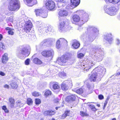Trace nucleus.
<instances>
[{"label": "nucleus", "instance_id": "obj_1", "mask_svg": "<svg viewBox=\"0 0 120 120\" xmlns=\"http://www.w3.org/2000/svg\"><path fill=\"white\" fill-rule=\"evenodd\" d=\"M104 55L105 53L103 51H100L94 58V61L93 60H90L85 63H82L81 65L82 69L85 72L87 71L91 68V66H93L94 64L96 61H100L102 60Z\"/></svg>", "mask_w": 120, "mask_h": 120}, {"label": "nucleus", "instance_id": "obj_2", "mask_svg": "<svg viewBox=\"0 0 120 120\" xmlns=\"http://www.w3.org/2000/svg\"><path fill=\"white\" fill-rule=\"evenodd\" d=\"M19 3L18 0H10L8 7L9 10L13 11L18 9L19 8Z\"/></svg>", "mask_w": 120, "mask_h": 120}, {"label": "nucleus", "instance_id": "obj_3", "mask_svg": "<svg viewBox=\"0 0 120 120\" xmlns=\"http://www.w3.org/2000/svg\"><path fill=\"white\" fill-rule=\"evenodd\" d=\"M104 10L107 13L110 15H114L118 10L117 7H113L109 8L108 6H105L104 8Z\"/></svg>", "mask_w": 120, "mask_h": 120}, {"label": "nucleus", "instance_id": "obj_4", "mask_svg": "<svg viewBox=\"0 0 120 120\" xmlns=\"http://www.w3.org/2000/svg\"><path fill=\"white\" fill-rule=\"evenodd\" d=\"M29 55L28 49L26 47H24L21 49L17 55L19 58L23 59Z\"/></svg>", "mask_w": 120, "mask_h": 120}, {"label": "nucleus", "instance_id": "obj_5", "mask_svg": "<svg viewBox=\"0 0 120 120\" xmlns=\"http://www.w3.org/2000/svg\"><path fill=\"white\" fill-rule=\"evenodd\" d=\"M45 5L49 10H53L55 7V4L53 1L52 0L47 1L45 3Z\"/></svg>", "mask_w": 120, "mask_h": 120}, {"label": "nucleus", "instance_id": "obj_6", "mask_svg": "<svg viewBox=\"0 0 120 120\" xmlns=\"http://www.w3.org/2000/svg\"><path fill=\"white\" fill-rule=\"evenodd\" d=\"M65 23L64 22L60 23L59 29V30L61 32H66L70 28V27L69 25H65Z\"/></svg>", "mask_w": 120, "mask_h": 120}, {"label": "nucleus", "instance_id": "obj_7", "mask_svg": "<svg viewBox=\"0 0 120 120\" xmlns=\"http://www.w3.org/2000/svg\"><path fill=\"white\" fill-rule=\"evenodd\" d=\"M67 58L64 56H62L60 58H58L56 61V62L59 64L61 65H63L64 64L67 62Z\"/></svg>", "mask_w": 120, "mask_h": 120}, {"label": "nucleus", "instance_id": "obj_8", "mask_svg": "<svg viewBox=\"0 0 120 120\" xmlns=\"http://www.w3.org/2000/svg\"><path fill=\"white\" fill-rule=\"evenodd\" d=\"M94 70L97 71L98 73L102 76L104 75L106 71V69L104 67L100 66L95 68Z\"/></svg>", "mask_w": 120, "mask_h": 120}, {"label": "nucleus", "instance_id": "obj_9", "mask_svg": "<svg viewBox=\"0 0 120 120\" xmlns=\"http://www.w3.org/2000/svg\"><path fill=\"white\" fill-rule=\"evenodd\" d=\"M41 54L44 56L48 57L52 56L54 54V52L51 49L43 51L41 52Z\"/></svg>", "mask_w": 120, "mask_h": 120}, {"label": "nucleus", "instance_id": "obj_10", "mask_svg": "<svg viewBox=\"0 0 120 120\" xmlns=\"http://www.w3.org/2000/svg\"><path fill=\"white\" fill-rule=\"evenodd\" d=\"M43 11L41 9H37L35 10L36 15L37 16H40L43 18H45L47 16V14L46 12H43V14L44 15H43L42 12Z\"/></svg>", "mask_w": 120, "mask_h": 120}, {"label": "nucleus", "instance_id": "obj_11", "mask_svg": "<svg viewBox=\"0 0 120 120\" xmlns=\"http://www.w3.org/2000/svg\"><path fill=\"white\" fill-rule=\"evenodd\" d=\"M80 0H71L70 8L72 9L77 6L79 4Z\"/></svg>", "mask_w": 120, "mask_h": 120}, {"label": "nucleus", "instance_id": "obj_12", "mask_svg": "<svg viewBox=\"0 0 120 120\" xmlns=\"http://www.w3.org/2000/svg\"><path fill=\"white\" fill-rule=\"evenodd\" d=\"M50 85H52V88L54 90V91H56V92H59L60 90V86L57 83H54L52 82H50Z\"/></svg>", "mask_w": 120, "mask_h": 120}, {"label": "nucleus", "instance_id": "obj_13", "mask_svg": "<svg viewBox=\"0 0 120 120\" xmlns=\"http://www.w3.org/2000/svg\"><path fill=\"white\" fill-rule=\"evenodd\" d=\"M32 23L30 22H27L24 28L25 31L26 32H29L32 28Z\"/></svg>", "mask_w": 120, "mask_h": 120}, {"label": "nucleus", "instance_id": "obj_14", "mask_svg": "<svg viewBox=\"0 0 120 120\" xmlns=\"http://www.w3.org/2000/svg\"><path fill=\"white\" fill-rule=\"evenodd\" d=\"M55 41V40L54 39L50 38L44 40L42 42L43 44H44V43H47L51 45L54 43Z\"/></svg>", "mask_w": 120, "mask_h": 120}, {"label": "nucleus", "instance_id": "obj_15", "mask_svg": "<svg viewBox=\"0 0 120 120\" xmlns=\"http://www.w3.org/2000/svg\"><path fill=\"white\" fill-rule=\"evenodd\" d=\"M68 13L65 10H62L59 12L58 14L59 16L61 17L66 16L68 15Z\"/></svg>", "mask_w": 120, "mask_h": 120}, {"label": "nucleus", "instance_id": "obj_16", "mask_svg": "<svg viewBox=\"0 0 120 120\" xmlns=\"http://www.w3.org/2000/svg\"><path fill=\"white\" fill-rule=\"evenodd\" d=\"M27 5L29 6H32L37 3L36 0H26Z\"/></svg>", "mask_w": 120, "mask_h": 120}, {"label": "nucleus", "instance_id": "obj_17", "mask_svg": "<svg viewBox=\"0 0 120 120\" xmlns=\"http://www.w3.org/2000/svg\"><path fill=\"white\" fill-rule=\"evenodd\" d=\"M8 54L5 53L3 56L2 58V62L3 64H6L8 61Z\"/></svg>", "mask_w": 120, "mask_h": 120}, {"label": "nucleus", "instance_id": "obj_18", "mask_svg": "<svg viewBox=\"0 0 120 120\" xmlns=\"http://www.w3.org/2000/svg\"><path fill=\"white\" fill-rule=\"evenodd\" d=\"M94 70L92 71L93 74L91 75L90 78V80L91 81H95L97 77V73L96 72H94Z\"/></svg>", "mask_w": 120, "mask_h": 120}, {"label": "nucleus", "instance_id": "obj_19", "mask_svg": "<svg viewBox=\"0 0 120 120\" xmlns=\"http://www.w3.org/2000/svg\"><path fill=\"white\" fill-rule=\"evenodd\" d=\"M104 38L107 41H108L109 43H111L112 40L111 34H109L105 36Z\"/></svg>", "mask_w": 120, "mask_h": 120}, {"label": "nucleus", "instance_id": "obj_20", "mask_svg": "<svg viewBox=\"0 0 120 120\" xmlns=\"http://www.w3.org/2000/svg\"><path fill=\"white\" fill-rule=\"evenodd\" d=\"M76 98L75 94L71 95L68 96L66 98V100L67 101H74Z\"/></svg>", "mask_w": 120, "mask_h": 120}, {"label": "nucleus", "instance_id": "obj_21", "mask_svg": "<svg viewBox=\"0 0 120 120\" xmlns=\"http://www.w3.org/2000/svg\"><path fill=\"white\" fill-rule=\"evenodd\" d=\"M55 113L54 111L52 110L46 111L44 112V114L45 116H52Z\"/></svg>", "mask_w": 120, "mask_h": 120}, {"label": "nucleus", "instance_id": "obj_22", "mask_svg": "<svg viewBox=\"0 0 120 120\" xmlns=\"http://www.w3.org/2000/svg\"><path fill=\"white\" fill-rule=\"evenodd\" d=\"M82 17L83 18V20L82 21H83V23H82L83 24L85 22L87 21L86 19H87L88 18V14L84 12L82 14Z\"/></svg>", "mask_w": 120, "mask_h": 120}, {"label": "nucleus", "instance_id": "obj_23", "mask_svg": "<svg viewBox=\"0 0 120 120\" xmlns=\"http://www.w3.org/2000/svg\"><path fill=\"white\" fill-rule=\"evenodd\" d=\"M80 45L78 41H75L73 43L72 46L74 48L77 49L79 47Z\"/></svg>", "mask_w": 120, "mask_h": 120}, {"label": "nucleus", "instance_id": "obj_24", "mask_svg": "<svg viewBox=\"0 0 120 120\" xmlns=\"http://www.w3.org/2000/svg\"><path fill=\"white\" fill-rule=\"evenodd\" d=\"M33 62L34 64L38 65H41L42 63L41 60L37 58H34L33 60Z\"/></svg>", "mask_w": 120, "mask_h": 120}, {"label": "nucleus", "instance_id": "obj_25", "mask_svg": "<svg viewBox=\"0 0 120 120\" xmlns=\"http://www.w3.org/2000/svg\"><path fill=\"white\" fill-rule=\"evenodd\" d=\"M72 19L75 22H78L80 21V18L78 15H75L73 16Z\"/></svg>", "mask_w": 120, "mask_h": 120}, {"label": "nucleus", "instance_id": "obj_26", "mask_svg": "<svg viewBox=\"0 0 120 120\" xmlns=\"http://www.w3.org/2000/svg\"><path fill=\"white\" fill-rule=\"evenodd\" d=\"M70 111H65L64 113L61 116V119H64L67 116H69Z\"/></svg>", "mask_w": 120, "mask_h": 120}, {"label": "nucleus", "instance_id": "obj_27", "mask_svg": "<svg viewBox=\"0 0 120 120\" xmlns=\"http://www.w3.org/2000/svg\"><path fill=\"white\" fill-rule=\"evenodd\" d=\"M10 102V105L11 108H13L14 107L15 101L14 99L12 98H10L9 99Z\"/></svg>", "mask_w": 120, "mask_h": 120}, {"label": "nucleus", "instance_id": "obj_28", "mask_svg": "<svg viewBox=\"0 0 120 120\" xmlns=\"http://www.w3.org/2000/svg\"><path fill=\"white\" fill-rule=\"evenodd\" d=\"M89 28L91 30H92L93 31H94L96 34V35H98V31L96 28L92 26H90Z\"/></svg>", "mask_w": 120, "mask_h": 120}, {"label": "nucleus", "instance_id": "obj_29", "mask_svg": "<svg viewBox=\"0 0 120 120\" xmlns=\"http://www.w3.org/2000/svg\"><path fill=\"white\" fill-rule=\"evenodd\" d=\"M62 89L63 90H66L68 89V86L64 82H63L61 84Z\"/></svg>", "mask_w": 120, "mask_h": 120}, {"label": "nucleus", "instance_id": "obj_30", "mask_svg": "<svg viewBox=\"0 0 120 120\" xmlns=\"http://www.w3.org/2000/svg\"><path fill=\"white\" fill-rule=\"evenodd\" d=\"M73 90L79 94H82L83 92V90L82 89H80L78 90L75 89H73Z\"/></svg>", "mask_w": 120, "mask_h": 120}, {"label": "nucleus", "instance_id": "obj_31", "mask_svg": "<svg viewBox=\"0 0 120 120\" xmlns=\"http://www.w3.org/2000/svg\"><path fill=\"white\" fill-rule=\"evenodd\" d=\"M106 2H109L110 3H117L120 1V0H105Z\"/></svg>", "mask_w": 120, "mask_h": 120}, {"label": "nucleus", "instance_id": "obj_32", "mask_svg": "<svg viewBox=\"0 0 120 120\" xmlns=\"http://www.w3.org/2000/svg\"><path fill=\"white\" fill-rule=\"evenodd\" d=\"M59 39L61 44H66L67 43V42L66 40L63 38H60Z\"/></svg>", "mask_w": 120, "mask_h": 120}, {"label": "nucleus", "instance_id": "obj_33", "mask_svg": "<svg viewBox=\"0 0 120 120\" xmlns=\"http://www.w3.org/2000/svg\"><path fill=\"white\" fill-rule=\"evenodd\" d=\"M61 44L59 39L57 41L56 43V45L57 48L58 49L60 48L61 46Z\"/></svg>", "mask_w": 120, "mask_h": 120}, {"label": "nucleus", "instance_id": "obj_34", "mask_svg": "<svg viewBox=\"0 0 120 120\" xmlns=\"http://www.w3.org/2000/svg\"><path fill=\"white\" fill-rule=\"evenodd\" d=\"M88 106L92 110L94 111H96V109L94 105L90 104L88 105Z\"/></svg>", "mask_w": 120, "mask_h": 120}, {"label": "nucleus", "instance_id": "obj_35", "mask_svg": "<svg viewBox=\"0 0 120 120\" xmlns=\"http://www.w3.org/2000/svg\"><path fill=\"white\" fill-rule=\"evenodd\" d=\"M16 104L18 106L21 107L24 104L22 103L21 102L19 101H18L16 103Z\"/></svg>", "mask_w": 120, "mask_h": 120}, {"label": "nucleus", "instance_id": "obj_36", "mask_svg": "<svg viewBox=\"0 0 120 120\" xmlns=\"http://www.w3.org/2000/svg\"><path fill=\"white\" fill-rule=\"evenodd\" d=\"M27 102L28 105H31L33 103V101L30 98H28L27 99Z\"/></svg>", "mask_w": 120, "mask_h": 120}, {"label": "nucleus", "instance_id": "obj_37", "mask_svg": "<svg viewBox=\"0 0 120 120\" xmlns=\"http://www.w3.org/2000/svg\"><path fill=\"white\" fill-rule=\"evenodd\" d=\"M32 95L35 97L38 96H39L40 94L38 92L34 91L32 93Z\"/></svg>", "mask_w": 120, "mask_h": 120}, {"label": "nucleus", "instance_id": "obj_38", "mask_svg": "<svg viewBox=\"0 0 120 120\" xmlns=\"http://www.w3.org/2000/svg\"><path fill=\"white\" fill-rule=\"evenodd\" d=\"M11 85L13 88H16L17 87V85L15 82H12L11 84Z\"/></svg>", "mask_w": 120, "mask_h": 120}, {"label": "nucleus", "instance_id": "obj_39", "mask_svg": "<svg viewBox=\"0 0 120 120\" xmlns=\"http://www.w3.org/2000/svg\"><path fill=\"white\" fill-rule=\"evenodd\" d=\"M51 94V91L49 90H47L45 92V95L46 96H47L48 95H50Z\"/></svg>", "mask_w": 120, "mask_h": 120}, {"label": "nucleus", "instance_id": "obj_40", "mask_svg": "<svg viewBox=\"0 0 120 120\" xmlns=\"http://www.w3.org/2000/svg\"><path fill=\"white\" fill-rule=\"evenodd\" d=\"M84 56V54L81 53L77 54L78 57L80 59L83 57Z\"/></svg>", "mask_w": 120, "mask_h": 120}, {"label": "nucleus", "instance_id": "obj_41", "mask_svg": "<svg viewBox=\"0 0 120 120\" xmlns=\"http://www.w3.org/2000/svg\"><path fill=\"white\" fill-rule=\"evenodd\" d=\"M59 75L60 77H62L66 76V74L64 72H61L59 73Z\"/></svg>", "mask_w": 120, "mask_h": 120}, {"label": "nucleus", "instance_id": "obj_42", "mask_svg": "<svg viewBox=\"0 0 120 120\" xmlns=\"http://www.w3.org/2000/svg\"><path fill=\"white\" fill-rule=\"evenodd\" d=\"M2 109L6 113H8V110L7 109L5 106H4L2 107Z\"/></svg>", "mask_w": 120, "mask_h": 120}, {"label": "nucleus", "instance_id": "obj_43", "mask_svg": "<svg viewBox=\"0 0 120 120\" xmlns=\"http://www.w3.org/2000/svg\"><path fill=\"white\" fill-rule=\"evenodd\" d=\"M41 102L40 100L38 99H35V104L36 105L39 104Z\"/></svg>", "mask_w": 120, "mask_h": 120}, {"label": "nucleus", "instance_id": "obj_44", "mask_svg": "<svg viewBox=\"0 0 120 120\" xmlns=\"http://www.w3.org/2000/svg\"><path fill=\"white\" fill-rule=\"evenodd\" d=\"M80 115L82 116H87V114L82 111H81L80 112Z\"/></svg>", "mask_w": 120, "mask_h": 120}, {"label": "nucleus", "instance_id": "obj_45", "mask_svg": "<svg viewBox=\"0 0 120 120\" xmlns=\"http://www.w3.org/2000/svg\"><path fill=\"white\" fill-rule=\"evenodd\" d=\"M30 59H27L25 62V64L26 65H28L30 63Z\"/></svg>", "mask_w": 120, "mask_h": 120}, {"label": "nucleus", "instance_id": "obj_46", "mask_svg": "<svg viewBox=\"0 0 120 120\" xmlns=\"http://www.w3.org/2000/svg\"><path fill=\"white\" fill-rule=\"evenodd\" d=\"M4 48V44L2 42H0V50L3 49Z\"/></svg>", "mask_w": 120, "mask_h": 120}, {"label": "nucleus", "instance_id": "obj_47", "mask_svg": "<svg viewBox=\"0 0 120 120\" xmlns=\"http://www.w3.org/2000/svg\"><path fill=\"white\" fill-rule=\"evenodd\" d=\"M8 33L10 35H13L14 34V32L13 31L11 30H9L8 31Z\"/></svg>", "mask_w": 120, "mask_h": 120}, {"label": "nucleus", "instance_id": "obj_48", "mask_svg": "<svg viewBox=\"0 0 120 120\" xmlns=\"http://www.w3.org/2000/svg\"><path fill=\"white\" fill-rule=\"evenodd\" d=\"M52 31V28L50 27H49L47 29V30H46V32H48V31Z\"/></svg>", "mask_w": 120, "mask_h": 120}, {"label": "nucleus", "instance_id": "obj_49", "mask_svg": "<svg viewBox=\"0 0 120 120\" xmlns=\"http://www.w3.org/2000/svg\"><path fill=\"white\" fill-rule=\"evenodd\" d=\"M98 98L100 99L101 100L104 98V97L102 95H100L98 96Z\"/></svg>", "mask_w": 120, "mask_h": 120}, {"label": "nucleus", "instance_id": "obj_50", "mask_svg": "<svg viewBox=\"0 0 120 120\" xmlns=\"http://www.w3.org/2000/svg\"><path fill=\"white\" fill-rule=\"evenodd\" d=\"M43 25L41 24L40 25H39V26H38L39 28V29L41 30L43 29V28L44 27H43L42 26Z\"/></svg>", "mask_w": 120, "mask_h": 120}, {"label": "nucleus", "instance_id": "obj_51", "mask_svg": "<svg viewBox=\"0 0 120 120\" xmlns=\"http://www.w3.org/2000/svg\"><path fill=\"white\" fill-rule=\"evenodd\" d=\"M5 74L2 71H0V75L2 76H4L5 75Z\"/></svg>", "mask_w": 120, "mask_h": 120}, {"label": "nucleus", "instance_id": "obj_52", "mask_svg": "<svg viewBox=\"0 0 120 120\" xmlns=\"http://www.w3.org/2000/svg\"><path fill=\"white\" fill-rule=\"evenodd\" d=\"M58 1L59 2H60L61 3H64L66 1L65 0H58Z\"/></svg>", "mask_w": 120, "mask_h": 120}, {"label": "nucleus", "instance_id": "obj_53", "mask_svg": "<svg viewBox=\"0 0 120 120\" xmlns=\"http://www.w3.org/2000/svg\"><path fill=\"white\" fill-rule=\"evenodd\" d=\"M4 88H6L7 89L9 88V86L7 85H4Z\"/></svg>", "mask_w": 120, "mask_h": 120}, {"label": "nucleus", "instance_id": "obj_54", "mask_svg": "<svg viewBox=\"0 0 120 120\" xmlns=\"http://www.w3.org/2000/svg\"><path fill=\"white\" fill-rule=\"evenodd\" d=\"M59 100L58 99H55L54 100V102L56 103L59 102Z\"/></svg>", "mask_w": 120, "mask_h": 120}, {"label": "nucleus", "instance_id": "obj_55", "mask_svg": "<svg viewBox=\"0 0 120 120\" xmlns=\"http://www.w3.org/2000/svg\"><path fill=\"white\" fill-rule=\"evenodd\" d=\"M107 104V102H105V103H104V106L103 107V109H104L105 108V106H106V105Z\"/></svg>", "mask_w": 120, "mask_h": 120}, {"label": "nucleus", "instance_id": "obj_56", "mask_svg": "<svg viewBox=\"0 0 120 120\" xmlns=\"http://www.w3.org/2000/svg\"><path fill=\"white\" fill-rule=\"evenodd\" d=\"M120 75V72H118L116 74H114V76H116L117 75Z\"/></svg>", "mask_w": 120, "mask_h": 120}, {"label": "nucleus", "instance_id": "obj_57", "mask_svg": "<svg viewBox=\"0 0 120 120\" xmlns=\"http://www.w3.org/2000/svg\"><path fill=\"white\" fill-rule=\"evenodd\" d=\"M3 38V36L1 34H0V41Z\"/></svg>", "mask_w": 120, "mask_h": 120}, {"label": "nucleus", "instance_id": "obj_58", "mask_svg": "<svg viewBox=\"0 0 120 120\" xmlns=\"http://www.w3.org/2000/svg\"><path fill=\"white\" fill-rule=\"evenodd\" d=\"M117 43L118 45L120 44V41L118 39H117Z\"/></svg>", "mask_w": 120, "mask_h": 120}, {"label": "nucleus", "instance_id": "obj_59", "mask_svg": "<svg viewBox=\"0 0 120 120\" xmlns=\"http://www.w3.org/2000/svg\"><path fill=\"white\" fill-rule=\"evenodd\" d=\"M6 30H11L10 29V28L9 27H7L6 28Z\"/></svg>", "mask_w": 120, "mask_h": 120}, {"label": "nucleus", "instance_id": "obj_60", "mask_svg": "<svg viewBox=\"0 0 120 120\" xmlns=\"http://www.w3.org/2000/svg\"><path fill=\"white\" fill-rule=\"evenodd\" d=\"M109 98H107L106 99L105 101V102H107V101H108L109 100Z\"/></svg>", "mask_w": 120, "mask_h": 120}, {"label": "nucleus", "instance_id": "obj_61", "mask_svg": "<svg viewBox=\"0 0 120 120\" xmlns=\"http://www.w3.org/2000/svg\"><path fill=\"white\" fill-rule=\"evenodd\" d=\"M97 105L99 107H100V105L99 104H97Z\"/></svg>", "mask_w": 120, "mask_h": 120}, {"label": "nucleus", "instance_id": "obj_62", "mask_svg": "<svg viewBox=\"0 0 120 120\" xmlns=\"http://www.w3.org/2000/svg\"><path fill=\"white\" fill-rule=\"evenodd\" d=\"M59 108V107H56V110H57Z\"/></svg>", "mask_w": 120, "mask_h": 120}, {"label": "nucleus", "instance_id": "obj_63", "mask_svg": "<svg viewBox=\"0 0 120 120\" xmlns=\"http://www.w3.org/2000/svg\"><path fill=\"white\" fill-rule=\"evenodd\" d=\"M112 120H116L115 118H114L112 119Z\"/></svg>", "mask_w": 120, "mask_h": 120}, {"label": "nucleus", "instance_id": "obj_64", "mask_svg": "<svg viewBox=\"0 0 120 120\" xmlns=\"http://www.w3.org/2000/svg\"><path fill=\"white\" fill-rule=\"evenodd\" d=\"M119 19L120 20V15L119 17Z\"/></svg>", "mask_w": 120, "mask_h": 120}]
</instances>
